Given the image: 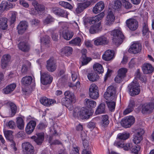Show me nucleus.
Returning <instances> with one entry per match:
<instances>
[{"mask_svg": "<svg viewBox=\"0 0 154 154\" xmlns=\"http://www.w3.org/2000/svg\"><path fill=\"white\" fill-rule=\"evenodd\" d=\"M93 112L91 111H89L85 107L79 108H75L73 111V116L75 118H80L82 119H88L91 116Z\"/></svg>", "mask_w": 154, "mask_h": 154, "instance_id": "1", "label": "nucleus"}, {"mask_svg": "<svg viewBox=\"0 0 154 154\" xmlns=\"http://www.w3.org/2000/svg\"><path fill=\"white\" fill-rule=\"evenodd\" d=\"M111 34L113 36L112 41L115 45H119L122 43L124 36L120 30L114 29L111 32Z\"/></svg>", "mask_w": 154, "mask_h": 154, "instance_id": "2", "label": "nucleus"}, {"mask_svg": "<svg viewBox=\"0 0 154 154\" xmlns=\"http://www.w3.org/2000/svg\"><path fill=\"white\" fill-rule=\"evenodd\" d=\"M116 91L115 87L113 86H109L107 89L106 92L104 94V97L107 100H111L112 99L115 100L116 98Z\"/></svg>", "mask_w": 154, "mask_h": 154, "instance_id": "3", "label": "nucleus"}, {"mask_svg": "<svg viewBox=\"0 0 154 154\" xmlns=\"http://www.w3.org/2000/svg\"><path fill=\"white\" fill-rule=\"evenodd\" d=\"M89 94L90 97L93 99H97L99 97V90L98 87L96 84H92L90 85Z\"/></svg>", "mask_w": 154, "mask_h": 154, "instance_id": "4", "label": "nucleus"}, {"mask_svg": "<svg viewBox=\"0 0 154 154\" xmlns=\"http://www.w3.org/2000/svg\"><path fill=\"white\" fill-rule=\"evenodd\" d=\"M131 95L134 96L138 94L140 92L139 85L137 82H131L128 86Z\"/></svg>", "mask_w": 154, "mask_h": 154, "instance_id": "5", "label": "nucleus"}, {"mask_svg": "<svg viewBox=\"0 0 154 154\" xmlns=\"http://www.w3.org/2000/svg\"><path fill=\"white\" fill-rule=\"evenodd\" d=\"M41 81L44 85L50 84L52 81L53 78L48 72L42 73L40 72Z\"/></svg>", "mask_w": 154, "mask_h": 154, "instance_id": "6", "label": "nucleus"}, {"mask_svg": "<svg viewBox=\"0 0 154 154\" xmlns=\"http://www.w3.org/2000/svg\"><path fill=\"white\" fill-rule=\"evenodd\" d=\"M23 154H34V147L29 142H24L22 144Z\"/></svg>", "mask_w": 154, "mask_h": 154, "instance_id": "7", "label": "nucleus"}, {"mask_svg": "<svg viewBox=\"0 0 154 154\" xmlns=\"http://www.w3.org/2000/svg\"><path fill=\"white\" fill-rule=\"evenodd\" d=\"M95 3L94 0H90L85 2L80 3L78 5L75 11L77 14H79L82 12L85 9L88 8L89 6L92 5Z\"/></svg>", "mask_w": 154, "mask_h": 154, "instance_id": "8", "label": "nucleus"}, {"mask_svg": "<svg viewBox=\"0 0 154 154\" xmlns=\"http://www.w3.org/2000/svg\"><path fill=\"white\" fill-rule=\"evenodd\" d=\"M135 121V119L133 116H129L123 119L121 121V124L125 128L130 127Z\"/></svg>", "mask_w": 154, "mask_h": 154, "instance_id": "9", "label": "nucleus"}, {"mask_svg": "<svg viewBox=\"0 0 154 154\" xmlns=\"http://www.w3.org/2000/svg\"><path fill=\"white\" fill-rule=\"evenodd\" d=\"M144 133V131L143 129L140 128L137 130L133 136V141L135 144H137L140 143L142 139V135Z\"/></svg>", "mask_w": 154, "mask_h": 154, "instance_id": "10", "label": "nucleus"}, {"mask_svg": "<svg viewBox=\"0 0 154 154\" xmlns=\"http://www.w3.org/2000/svg\"><path fill=\"white\" fill-rule=\"evenodd\" d=\"M64 95L65 97L62 99L63 101H64L65 105L66 106L71 103L74 98V95L69 91H67L64 93Z\"/></svg>", "mask_w": 154, "mask_h": 154, "instance_id": "11", "label": "nucleus"}, {"mask_svg": "<svg viewBox=\"0 0 154 154\" xmlns=\"http://www.w3.org/2000/svg\"><path fill=\"white\" fill-rule=\"evenodd\" d=\"M126 23L127 26L131 30L134 31L138 28V23L135 19H129L126 21Z\"/></svg>", "mask_w": 154, "mask_h": 154, "instance_id": "12", "label": "nucleus"}, {"mask_svg": "<svg viewBox=\"0 0 154 154\" xmlns=\"http://www.w3.org/2000/svg\"><path fill=\"white\" fill-rule=\"evenodd\" d=\"M73 51V49L72 47L66 46L60 50V54L62 56L68 57L72 54Z\"/></svg>", "mask_w": 154, "mask_h": 154, "instance_id": "13", "label": "nucleus"}, {"mask_svg": "<svg viewBox=\"0 0 154 154\" xmlns=\"http://www.w3.org/2000/svg\"><path fill=\"white\" fill-rule=\"evenodd\" d=\"M73 35V32L67 29H63L62 31L60 32V36H61L66 40H70Z\"/></svg>", "mask_w": 154, "mask_h": 154, "instance_id": "14", "label": "nucleus"}, {"mask_svg": "<svg viewBox=\"0 0 154 154\" xmlns=\"http://www.w3.org/2000/svg\"><path fill=\"white\" fill-rule=\"evenodd\" d=\"M141 49V45L138 43L132 44L128 49V52L131 53L135 54L140 52Z\"/></svg>", "mask_w": 154, "mask_h": 154, "instance_id": "15", "label": "nucleus"}, {"mask_svg": "<svg viewBox=\"0 0 154 154\" xmlns=\"http://www.w3.org/2000/svg\"><path fill=\"white\" fill-rule=\"evenodd\" d=\"M46 68L48 70L52 72L55 70L57 65L53 58H50L47 61Z\"/></svg>", "mask_w": 154, "mask_h": 154, "instance_id": "16", "label": "nucleus"}, {"mask_svg": "<svg viewBox=\"0 0 154 154\" xmlns=\"http://www.w3.org/2000/svg\"><path fill=\"white\" fill-rule=\"evenodd\" d=\"M41 103L46 106H50L56 103V101L52 99H48L46 97H41L40 99Z\"/></svg>", "mask_w": 154, "mask_h": 154, "instance_id": "17", "label": "nucleus"}, {"mask_svg": "<svg viewBox=\"0 0 154 154\" xmlns=\"http://www.w3.org/2000/svg\"><path fill=\"white\" fill-rule=\"evenodd\" d=\"M36 125V123L35 121L33 120L30 121L27 124L25 128L26 133L28 134L32 133L35 129Z\"/></svg>", "mask_w": 154, "mask_h": 154, "instance_id": "18", "label": "nucleus"}, {"mask_svg": "<svg viewBox=\"0 0 154 154\" xmlns=\"http://www.w3.org/2000/svg\"><path fill=\"white\" fill-rule=\"evenodd\" d=\"M28 27V23L26 21H21L17 27L18 32L19 34L23 33Z\"/></svg>", "mask_w": 154, "mask_h": 154, "instance_id": "19", "label": "nucleus"}, {"mask_svg": "<svg viewBox=\"0 0 154 154\" xmlns=\"http://www.w3.org/2000/svg\"><path fill=\"white\" fill-rule=\"evenodd\" d=\"M154 109V106L152 103L144 104L142 106L141 112L143 114L151 112Z\"/></svg>", "mask_w": 154, "mask_h": 154, "instance_id": "20", "label": "nucleus"}, {"mask_svg": "<svg viewBox=\"0 0 154 154\" xmlns=\"http://www.w3.org/2000/svg\"><path fill=\"white\" fill-rule=\"evenodd\" d=\"M32 139L34 140L37 144L41 145L44 139V134L43 133H39L37 135V136H32L31 137Z\"/></svg>", "mask_w": 154, "mask_h": 154, "instance_id": "21", "label": "nucleus"}, {"mask_svg": "<svg viewBox=\"0 0 154 154\" xmlns=\"http://www.w3.org/2000/svg\"><path fill=\"white\" fill-rule=\"evenodd\" d=\"M142 69L144 74H149L153 72L154 68L150 63H146L143 64Z\"/></svg>", "mask_w": 154, "mask_h": 154, "instance_id": "22", "label": "nucleus"}, {"mask_svg": "<svg viewBox=\"0 0 154 154\" xmlns=\"http://www.w3.org/2000/svg\"><path fill=\"white\" fill-rule=\"evenodd\" d=\"M53 11L54 14L57 15L65 18L67 17L68 14L67 12L59 8L56 7L53 8Z\"/></svg>", "mask_w": 154, "mask_h": 154, "instance_id": "23", "label": "nucleus"}, {"mask_svg": "<svg viewBox=\"0 0 154 154\" xmlns=\"http://www.w3.org/2000/svg\"><path fill=\"white\" fill-rule=\"evenodd\" d=\"M101 23L98 22L96 24H93L90 27L89 32L92 34H94L101 31V28L100 27Z\"/></svg>", "mask_w": 154, "mask_h": 154, "instance_id": "24", "label": "nucleus"}, {"mask_svg": "<svg viewBox=\"0 0 154 154\" xmlns=\"http://www.w3.org/2000/svg\"><path fill=\"white\" fill-rule=\"evenodd\" d=\"M107 38L104 36L96 38L94 42V44L97 46L105 45L107 44Z\"/></svg>", "mask_w": 154, "mask_h": 154, "instance_id": "25", "label": "nucleus"}, {"mask_svg": "<svg viewBox=\"0 0 154 154\" xmlns=\"http://www.w3.org/2000/svg\"><path fill=\"white\" fill-rule=\"evenodd\" d=\"M11 59V56L9 54L4 55L1 60V67L3 69H5L8 65Z\"/></svg>", "mask_w": 154, "mask_h": 154, "instance_id": "26", "label": "nucleus"}, {"mask_svg": "<svg viewBox=\"0 0 154 154\" xmlns=\"http://www.w3.org/2000/svg\"><path fill=\"white\" fill-rule=\"evenodd\" d=\"M114 54L113 51L108 50L103 55V59L106 61H109L113 57Z\"/></svg>", "mask_w": 154, "mask_h": 154, "instance_id": "27", "label": "nucleus"}, {"mask_svg": "<svg viewBox=\"0 0 154 154\" xmlns=\"http://www.w3.org/2000/svg\"><path fill=\"white\" fill-rule=\"evenodd\" d=\"M115 17L112 11L108 12L105 21V24L107 26H110L114 22Z\"/></svg>", "mask_w": 154, "mask_h": 154, "instance_id": "28", "label": "nucleus"}, {"mask_svg": "<svg viewBox=\"0 0 154 154\" xmlns=\"http://www.w3.org/2000/svg\"><path fill=\"white\" fill-rule=\"evenodd\" d=\"M13 7L12 4L7 1H2L0 5V11H2L4 10H8L10 8Z\"/></svg>", "mask_w": 154, "mask_h": 154, "instance_id": "29", "label": "nucleus"}, {"mask_svg": "<svg viewBox=\"0 0 154 154\" xmlns=\"http://www.w3.org/2000/svg\"><path fill=\"white\" fill-rule=\"evenodd\" d=\"M104 4L103 2H98L93 8V11L95 14H97L100 12L104 8Z\"/></svg>", "mask_w": 154, "mask_h": 154, "instance_id": "30", "label": "nucleus"}, {"mask_svg": "<svg viewBox=\"0 0 154 154\" xmlns=\"http://www.w3.org/2000/svg\"><path fill=\"white\" fill-rule=\"evenodd\" d=\"M109 117L107 115L102 116L100 122V125L103 128L107 127L109 123Z\"/></svg>", "mask_w": 154, "mask_h": 154, "instance_id": "31", "label": "nucleus"}, {"mask_svg": "<svg viewBox=\"0 0 154 154\" xmlns=\"http://www.w3.org/2000/svg\"><path fill=\"white\" fill-rule=\"evenodd\" d=\"M135 103L134 100H130L128 108L124 111V114L125 115H127L132 111L135 107Z\"/></svg>", "mask_w": 154, "mask_h": 154, "instance_id": "32", "label": "nucleus"}, {"mask_svg": "<svg viewBox=\"0 0 154 154\" xmlns=\"http://www.w3.org/2000/svg\"><path fill=\"white\" fill-rule=\"evenodd\" d=\"M16 86V85L15 83H13L9 85L3 89L4 93L5 94L11 93L14 91Z\"/></svg>", "mask_w": 154, "mask_h": 154, "instance_id": "33", "label": "nucleus"}, {"mask_svg": "<svg viewBox=\"0 0 154 154\" xmlns=\"http://www.w3.org/2000/svg\"><path fill=\"white\" fill-rule=\"evenodd\" d=\"M19 48L23 51L26 52L29 49L30 47L28 43L25 42H20L18 45Z\"/></svg>", "mask_w": 154, "mask_h": 154, "instance_id": "34", "label": "nucleus"}, {"mask_svg": "<svg viewBox=\"0 0 154 154\" xmlns=\"http://www.w3.org/2000/svg\"><path fill=\"white\" fill-rule=\"evenodd\" d=\"M104 16V12H101L94 17H93L91 20V23L93 24H96L101 20Z\"/></svg>", "mask_w": 154, "mask_h": 154, "instance_id": "35", "label": "nucleus"}, {"mask_svg": "<svg viewBox=\"0 0 154 154\" xmlns=\"http://www.w3.org/2000/svg\"><path fill=\"white\" fill-rule=\"evenodd\" d=\"M85 106L88 108H94L96 106V102L90 99H86L85 100Z\"/></svg>", "mask_w": 154, "mask_h": 154, "instance_id": "36", "label": "nucleus"}, {"mask_svg": "<svg viewBox=\"0 0 154 154\" xmlns=\"http://www.w3.org/2000/svg\"><path fill=\"white\" fill-rule=\"evenodd\" d=\"M32 80V79L31 76H26L22 78L21 82L22 85L28 86L31 84Z\"/></svg>", "mask_w": 154, "mask_h": 154, "instance_id": "37", "label": "nucleus"}, {"mask_svg": "<svg viewBox=\"0 0 154 154\" xmlns=\"http://www.w3.org/2000/svg\"><path fill=\"white\" fill-rule=\"evenodd\" d=\"M107 100L108 101H106V103L109 110L111 111H113L115 108L116 99H115V100L113 99H112L111 100Z\"/></svg>", "mask_w": 154, "mask_h": 154, "instance_id": "38", "label": "nucleus"}, {"mask_svg": "<svg viewBox=\"0 0 154 154\" xmlns=\"http://www.w3.org/2000/svg\"><path fill=\"white\" fill-rule=\"evenodd\" d=\"M8 19L6 18L2 17L0 19V29L4 30L8 27L7 24Z\"/></svg>", "mask_w": 154, "mask_h": 154, "instance_id": "39", "label": "nucleus"}, {"mask_svg": "<svg viewBox=\"0 0 154 154\" xmlns=\"http://www.w3.org/2000/svg\"><path fill=\"white\" fill-rule=\"evenodd\" d=\"M16 125L19 129L22 130L24 128V123L23 118L20 117L16 118Z\"/></svg>", "mask_w": 154, "mask_h": 154, "instance_id": "40", "label": "nucleus"}, {"mask_svg": "<svg viewBox=\"0 0 154 154\" xmlns=\"http://www.w3.org/2000/svg\"><path fill=\"white\" fill-rule=\"evenodd\" d=\"M82 43V39L81 38L77 37L72 40L69 42L70 44L73 46H80Z\"/></svg>", "mask_w": 154, "mask_h": 154, "instance_id": "41", "label": "nucleus"}, {"mask_svg": "<svg viewBox=\"0 0 154 154\" xmlns=\"http://www.w3.org/2000/svg\"><path fill=\"white\" fill-rule=\"evenodd\" d=\"M142 32L143 35L145 36L146 37H147L150 31L149 30L148 24L146 22H144L143 23Z\"/></svg>", "mask_w": 154, "mask_h": 154, "instance_id": "42", "label": "nucleus"}, {"mask_svg": "<svg viewBox=\"0 0 154 154\" xmlns=\"http://www.w3.org/2000/svg\"><path fill=\"white\" fill-rule=\"evenodd\" d=\"M87 77L88 79L92 82L97 81L99 77L97 73L94 72L88 73Z\"/></svg>", "mask_w": 154, "mask_h": 154, "instance_id": "43", "label": "nucleus"}, {"mask_svg": "<svg viewBox=\"0 0 154 154\" xmlns=\"http://www.w3.org/2000/svg\"><path fill=\"white\" fill-rule=\"evenodd\" d=\"M130 136V134L126 132L119 133L118 134L117 138L119 140H124L128 139Z\"/></svg>", "mask_w": 154, "mask_h": 154, "instance_id": "44", "label": "nucleus"}, {"mask_svg": "<svg viewBox=\"0 0 154 154\" xmlns=\"http://www.w3.org/2000/svg\"><path fill=\"white\" fill-rule=\"evenodd\" d=\"M93 68L95 71H97L99 74L103 72V68L102 65L99 63H95L94 65Z\"/></svg>", "mask_w": 154, "mask_h": 154, "instance_id": "45", "label": "nucleus"}, {"mask_svg": "<svg viewBox=\"0 0 154 154\" xmlns=\"http://www.w3.org/2000/svg\"><path fill=\"white\" fill-rule=\"evenodd\" d=\"M105 105L104 103L100 104L97 108L95 113L98 115L104 113L105 110Z\"/></svg>", "mask_w": 154, "mask_h": 154, "instance_id": "46", "label": "nucleus"}, {"mask_svg": "<svg viewBox=\"0 0 154 154\" xmlns=\"http://www.w3.org/2000/svg\"><path fill=\"white\" fill-rule=\"evenodd\" d=\"M5 136L6 138L9 140H11L13 137V131L11 130H6L4 131Z\"/></svg>", "mask_w": 154, "mask_h": 154, "instance_id": "47", "label": "nucleus"}, {"mask_svg": "<svg viewBox=\"0 0 154 154\" xmlns=\"http://www.w3.org/2000/svg\"><path fill=\"white\" fill-rule=\"evenodd\" d=\"M82 63V65L87 64L92 60V59L89 57H88L86 55L83 54L81 57Z\"/></svg>", "mask_w": 154, "mask_h": 154, "instance_id": "48", "label": "nucleus"}, {"mask_svg": "<svg viewBox=\"0 0 154 154\" xmlns=\"http://www.w3.org/2000/svg\"><path fill=\"white\" fill-rule=\"evenodd\" d=\"M40 42L41 45H46L49 43L50 42V37L46 35L40 39Z\"/></svg>", "mask_w": 154, "mask_h": 154, "instance_id": "49", "label": "nucleus"}, {"mask_svg": "<svg viewBox=\"0 0 154 154\" xmlns=\"http://www.w3.org/2000/svg\"><path fill=\"white\" fill-rule=\"evenodd\" d=\"M127 72V69L123 67L120 69L118 71V73L121 75L125 77Z\"/></svg>", "mask_w": 154, "mask_h": 154, "instance_id": "50", "label": "nucleus"}, {"mask_svg": "<svg viewBox=\"0 0 154 154\" xmlns=\"http://www.w3.org/2000/svg\"><path fill=\"white\" fill-rule=\"evenodd\" d=\"M124 144L123 140H119L117 138L114 143V145L118 147L122 148L124 146Z\"/></svg>", "mask_w": 154, "mask_h": 154, "instance_id": "51", "label": "nucleus"}, {"mask_svg": "<svg viewBox=\"0 0 154 154\" xmlns=\"http://www.w3.org/2000/svg\"><path fill=\"white\" fill-rule=\"evenodd\" d=\"M123 4V5L126 9H129L131 7V4L127 0H120Z\"/></svg>", "mask_w": 154, "mask_h": 154, "instance_id": "52", "label": "nucleus"}, {"mask_svg": "<svg viewBox=\"0 0 154 154\" xmlns=\"http://www.w3.org/2000/svg\"><path fill=\"white\" fill-rule=\"evenodd\" d=\"M10 107L11 112V115H14L17 110V108L15 105L13 103H11L10 104Z\"/></svg>", "mask_w": 154, "mask_h": 154, "instance_id": "53", "label": "nucleus"}, {"mask_svg": "<svg viewBox=\"0 0 154 154\" xmlns=\"http://www.w3.org/2000/svg\"><path fill=\"white\" fill-rule=\"evenodd\" d=\"M140 147L138 145H135L134 146H132L131 147V151L132 153L134 154H138V152L140 151Z\"/></svg>", "mask_w": 154, "mask_h": 154, "instance_id": "54", "label": "nucleus"}, {"mask_svg": "<svg viewBox=\"0 0 154 154\" xmlns=\"http://www.w3.org/2000/svg\"><path fill=\"white\" fill-rule=\"evenodd\" d=\"M59 4L60 5L65 8L71 9L72 7L71 5L66 2L60 1L59 2Z\"/></svg>", "mask_w": 154, "mask_h": 154, "instance_id": "55", "label": "nucleus"}, {"mask_svg": "<svg viewBox=\"0 0 154 154\" xmlns=\"http://www.w3.org/2000/svg\"><path fill=\"white\" fill-rule=\"evenodd\" d=\"M6 126L9 128L13 129L16 127L15 122L12 120L10 121L6 124Z\"/></svg>", "mask_w": 154, "mask_h": 154, "instance_id": "56", "label": "nucleus"}, {"mask_svg": "<svg viewBox=\"0 0 154 154\" xmlns=\"http://www.w3.org/2000/svg\"><path fill=\"white\" fill-rule=\"evenodd\" d=\"M125 78L118 73L117 75L115 77V81L116 82L119 83L123 80Z\"/></svg>", "mask_w": 154, "mask_h": 154, "instance_id": "57", "label": "nucleus"}, {"mask_svg": "<svg viewBox=\"0 0 154 154\" xmlns=\"http://www.w3.org/2000/svg\"><path fill=\"white\" fill-rule=\"evenodd\" d=\"M69 86L70 87L74 89H76L79 88L80 87V83L78 81L75 85L70 83L69 84Z\"/></svg>", "mask_w": 154, "mask_h": 154, "instance_id": "58", "label": "nucleus"}, {"mask_svg": "<svg viewBox=\"0 0 154 154\" xmlns=\"http://www.w3.org/2000/svg\"><path fill=\"white\" fill-rule=\"evenodd\" d=\"M122 2L120 0L115 1L114 8L115 9H118L121 7L122 5Z\"/></svg>", "mask_w": 154, "mask_h": 154, "instance_id": "59", "label": "nucleus"}, {"mask_svg": "<svg viewBox=\"0 0 154 154\" xmlns=\"http://www.w3.org/2000/svg\"><path fill=\"white\" fill-rule=\"evenodd\" d=\"M52 137H50L49 138V143L51 144H61V142L58 140H54L53 141L52 140Z\"/></svg>", "mask_w": 154, "mask_h": 154, "instance_id": "60", "label": "nucleus"}, {"mask_svg": "<svg viewBox=\"0 0 154 154\" xmlns=\"http://www.w3.org/2000/svg\"><path fill=\"white\" fill-rule=\"evenodd\" d=\"M132 144L131 143H128L124 144V146L122 147L123 149L126 150H128L129 149H131L132 147Z\"/></svg>", "mask_w": 154, "mask_h": 154, "instance_id": "61", "label": "nucleus"}, {"mask_svg": "<svg viewBox=\"0 0 154 154\" xmlns=\"http://www.w3.org/2000/svg\"><path fill=\"white\" fill-rule=\"evenodd\" d=\"M54 21V19L50 17H47L44 20V22L45 24H48Z\"/></svg>", "mask_w": 154, "mask_h": 154, "instance_id": "62", "label": "nucleus"}, {"mask_svg": "<svg viewBox=\"0 0 154 154\" xmlns=\"http://www.w3.org/2000/svg\"><path fill=\"white\" fill-rule=\"evenodd\" d=\"M47 123L45 122L40 123L38 126V127L39 129H42L46 128L47 127Z\"/></svg>", "mask_w": 154, "mask_h": 154, "instance_id": "63", "label": "nucleus"}, {"mask_svg": "<svg viewBox=\"0 0 154 154\" xmlns=\"http://www.w3.org/2000/svg\"><path fill=\"white\" fill-rule=\"evenodd\" d=\"M36 8L38 12L43 11L45 9V6L44 5L39 4L36 6Z\"/></svg>", "mask_w": 154, "mask_h": 154, "instance_id": "64", "label": "nucleus"}]
</instances>
